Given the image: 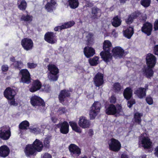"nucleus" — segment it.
Instances as JSON below:
<instances>
[{
    "label": "nucleus",
    "instance_id": "f257e3e1",
    "mask_svg": "<svg viewBox=\"0 0 158 158\" xmlns=\"http://www.w3.org/2000/svg\"><path fill=\"white\" fill-rule=\"evenodd\" d=\"M48 78L51 81H57L59 76V69L55 64H49L47 66Z\"/></svg>",
    "mask_w": 158,
    "mask_h": 158
},
{
    "label": "nucleus",
    "instance_id": "f03ea898",
    "mask_svg": "<svg viewBox=\"0 0 158 158\" xmlns=\"http://www.w3.org/2000/svg\"><path fill=\"white\" fill-rule=\"evenodd\" d=\"M138 144L139 147H142L145 150H148V152H151L153 151L152 142L148 136H140L139 138Z\"/></svg>",
    "mask_w": 158,
    "mask_h": 158
},
{
    "label": "nucleus",
    "instance_id": "7ed1b4c3",
    "mask_svg": "<svg viewBox=\"0 0 158 158\" xmlns=\"http://www.w3.org/2000/svg\"><path fill=\"white\" fill-rule=\"evenodd\" d=\"M16 93L15 90L10 87H7L3 92L4 97L8 100L10 105H15V97Z\"/></svg>",
    "mask_w": 158,
    "mask_h": 158
},
{
    "label": "nucleus",
    "instance_id": "20e7f679",
    "mask_svg": "<svg viewBox=\"0 0 158 158\" xmlns=\"http://www.w3.org/2000/svg\"><path fill=\"white\" fill-rule=\"evenodd\" d=\"M105 112L107 115H115L119 114L122 111V107L120 105H118L117 108L113 104H111L105 106Z\"/></svg>",
    "mask_w": 158,
    "mask_h": 158
},
{
    "label": "nucleus",
    "instance_id": "39448f33",
    "mask_svg": "<svg viewBox=\"0 0 158 158\" xmlns=\"http://www.w3.org/2000/svg\"><path fill=\"white\" fill-rule=\"evenodd\" d=\"M108 143L109 149L110 151L118 152L121 148V145L120 142L114 138H111L108 141Z\"/></svg>",
    "mask_w": 158,
    "mask_h": 158
},
{
    "label": "nucleus",
    "instance_id": "423d86ee",
    "mask_svg": "<svg viewBox=\"0 0 158 158\" xmlns=\"http://www.w3.org/2000/svg\"><path fill=\"white\" fill-rule=\"evenodd\" d=\"M30 100V103L33 106L44 107L45 106V103L44 100L36 95L32 96Z\"/></svg>",
    "mask_w": 158,
    "mask_h": 158
},
{
    "label": "nucleus",
    "instance_id": "0eeeda50",
    "mask_svg": "<svg viewBox=\"0 0 158 158\" xmlns=\"http://www.w3.org/2000/svg\"><path fill=\"white\" fill-rule=\"evenodd\" d=\"M19 75L21 76L20 82L23 83L28 84L31 82V77L30 73L27 69H21L19 73Z\"/></svg>",
    "mask_w": 158,
    "mask_h": 158
},
{
    "label": "nucleus",
    "instance_id": "6e6552de",
    "mask_svg": "<svg viewBox=\"0 0 158 158\" xmlns=\"http://www.w3.org/2000/svg\"><path fill=\"white\" fill-rule=\"evenodd\" d=\"M101 104L98 102H96L92 105L89 111V115L91 119H94L100 112Z\"/></svg>",
    "mask_w": 158,
    "mask_h": 158
},
{
    "label": "nucleus",
    "instance_id": "1a4fd4ad",
    "mask_svg": "<svg viewBox=\"0 0 158 158\" xmlns=\"http://www.w3.org/2000/svg\"><path fill=\"white\" fill-rule=\"evenodd\" d=\"M11 135L10 129L6 126H3L0 128V138L4 140H8Z\"/></svg>",
    "mask_w": 158,
    "mask_h": 158
},
{
    "label": "nucleus",
    "instance_id": "9d476101",
    "mask_svg": "<svg viewBox=\"0 0 158 158\" xmlns=\"http://www.w3.org/2000/svg\"><path fill=\"white\" fill-rule=\"evenodd\" d=\"M73 91L72 89H64L61 90L58 95L59 102L63 105H64V102L67 98H69L71 96V92Z\"/></svg>",
    "mask_w": 158,
    "mask_h": 158
},
{
    "label": "nucleus",
    "instance_id": "9b49d317",
    "mask_svg": "<svg viewBox=\"0 0 158 158\" xmlns=\"http://www.w3.org/2000/svg\"><path fill=\"white\" fill-rule=\"evenodd\" d=\"M21 44L23 49L26 51L31 50L34 44L31 39L27 38L23 39L21 41Z\"/></svg>",
    "mask_w": 158,
    "mask_h": 158
},
{
    "label": "nucleus",
    "instance_id": "f8f14e48",
    "mask_svg": "<svg viewBox=\"0 0 158 158\" xmlns=\"http://www.w3.org/2000/svg\"><path fill=\"white\" fill-rule=\"evenodd\" d=\"M55 126L57 128L60 129V132L62 134H66L69 132V125L66 121L60 122L56 124Z\"/></svg>",
    "mask_w": 158,
    "mask_h": 158
},
{
    "label": "nucleus",
    "instance_id": "ddd939ff",
    "mask_svg": "<svg viewBox=\"0 0 158 158\" xmlns=\"http://www.w3.org/2000/svg\"><path fill=\"white\" fill-rule=\"evenodd\" d=\"M156 58L153 54L148 53L146 56V60L147 66L154 67L156 62Z\"/></svg>",
    "mask_w": 158,
    "mask_h": 158
},
{
    "label": "nucleus",
    "instance_id": "4468645a",
    "mask_svg": "<svg viewBox=\"0 0 158 158\" xmlns=\"http://www.w3.org/2000/svg\"><path fill=\"white\" fill-rule=\"evenodd\" d=\"M104 75L103 74L98 72L93 78L94 84L96 86L100 87L104 83L103 79Z\"/></svg>",
    "mask_w": 158,
    "mask_h": 158
},
{
    "label": "nucleus",
    "instance_id": "2eb2a0df",
    "mask_svg": "<svg viewBox=\"0 0 158 158\" xmlns=\"http://www.w3.org/2000/svg\"><path fill=\"white\" fill-rule=\"evenodd\" d=\"M153 25L151 23L146 22L144 23L141 28V31L147 36H150L152 34Z\"/></svg>",
    "mask_w": 158,
    "mask_h": 158
},
{
    "label": "nucleus",
    "instance_id": "dca6fc26",
    "mask_svg": "<svg viewBox=\"0 0 158 158\" xmlns=\"http://www.w3.org/2000/svg\"><path fill=\"white\" fill-rule=\"evenodd\" d=\"M31 87L29 88V91L33 93L40 90L42 86L41 82L38 79L34 80L30 85Z\"/></svg>",
    "mask_w": 158,
    "mask_h": 158
},
{
    "label": "nucleus",
    "instance_id": "f3484780",
    "mask_svg": "<svg viewBox=\"0 0 158 158\" xmlns=\"http://www.w3.org/2000/svg\"><path fill=\"white\" fill-rule=\"evenodd\" d=\"M45 40L48 43L53 44L56 43L57 40L55 38V35L52 32H48L44 36Z\"/></svg>",
    "mask_w": 158,
    "mask_h": 158
},
{
    "label": "nucleus",
    "instance_id": "a211bd4d",
    "mask_svg": "<svg viewBox=\"0 0 158 158\" xmlns=\"http://www.w3.org/2000/svg\"><path fill=\"white\" fill-rule=\"evenodd\" d=\"M78 124L80 127L84 129L89 128L91 124L89 120L83 116L80 117Z\"/></svg>",
    "mask_w": 158,
    "mask_h": 158
},
{
    "label": "nucleus",
    "instance_id": "6ab92c4d",
    "mask_svg": "<svg viewBox=\"0 0 158 158\" xmlns=\"http://www.w3.org/2000/svg\"><path fill=\"white\" fill-rule=\"evenodd\" d=\"M69 149L72 155H75L78 156L81 153V149L74 144H71L69 146Z\"/></svg>",
    "mask_w": 158,
    "mask_h": 158
},
{
    "label": "nucleus",
    "instance_id": "aec40b11",
    "mask_svg": "<svg viewBox=\"0 0 158 158\" xmlns=\"http://www.w3.org/2000/svg\"><path fill=\"white\" fill-rule=\"evenodd\" d=\"M24 152L27 157L35 156L37 154V152L32 144H28L26 146L24 149Z\"/></svg>",
    "mask_w": 158,
    "mask_h": 158
},
{
    "label": "nucleus",
    "instance_id": "412c9836",
    "mask_svg": "<svg viewBox=\"0 0 158 158\" xmlns=\"http://www.w3.org/2000/svg\"><path fill=\"white\" fill-rule=\"evenodd\" d=\"M75 23L73 21H70L65 22L61 26H58L55 27L54 28L55 31H59L63 29L70 28L73 26Z\"/></svg>",
    "mask_w": 158,
    "mask_h": 158
},
{
    "label": "nucleus",
    "instance_id": "4be33fe9",
    "mask_svg": "<svg viewBox=\"0 0 158 158\" xmlns=\"http://www.w3.org/2000/svg\"><path fill=\"white\" fill-rule=\"evenodd\" d=\"M154 68L147 66L145 68L142 69L143 74L146 78L151 79L153 76L154 71L153 69Z\"/></svg>",
    "mask_w": 158,
    "mask_h": 158
},
{
    "label": "nucleus",
    "instance_id": "5701e85b",
    "mask_svg": "<svg viewBox=\"0 0 158 158\" xmlns=\"http://www.w3.org/2000/svg\"><path fill=\"white\" fill-rule=\"evenodd\" d=\"M10 152L9 148L6 145H4L0 147V157L5 158L8 156Z\"/></svg>",
    "mask_w": 158,
    "mask_h": 158
},
{
    "label": "nucleus",
    "instance_id": "b1692460",
    "mask_svg": "<svg viewBox=\"0 0 158 158\" xmlns=\"http://www.w3.org/2000/svg\"><path fill=\"white\" fill-rule=\"evenodd\" d=\"M32 145L36 152H40L43 149V143L39 139H36Z\"/></svg>",
    "mask_w": 158,
    "mask_h": 158
},
{
    "label": "nucleus",
    "instance_id": "393cba45",
    "mask_svg": "<svg viewBox=\"0 0 158 158\" xmlns=\"http://www.w3.org/2000/svg\"><path fill=\"white\" fill-rule=\"evenodd\" d=\"M84 53L87 58L93 56L95 53V50L91 47L86 46L84 48Z\"/></svg>",
    "mask_w": 158,
    "mask_h": 158
},
{
    "label": "nucleus",
    "instance_id": "a878e982",
    "mask_svg": "<svg viewBox=\"0 0 158 158\" xmlns=\"http://www.w3.org/2000/svg\"><path fill=\"white\" fill-rule=\"evenodd\" d=\"M112 52L114 56L121 58L124 54V51L121 47L117 46L113 49Z\"/></svg>",
    "mask_w": 158,
    "mask_h": 158
},
{
    "label": "nucleus",
    "instance_id": "bb28decb",
    "mask_svg": "<svg viewBox=\"0 0 158 158\" xmlns=\"http://www.w3.org/2000/svg\"><path fill=\"white\" fill-rule=\"evenodd\" d=\"M56 5V2L55 0H50L45 5V8L48 12H52L53 10L55 9Z\"/></svg>",
    "mask_w": 158,
    "mask_h": 158
},
{
    "label": "nucleus",
    "instance_id": "cd10ccee",
    "mask_svg": "<svg viewBox=\"0 0 158 158\" xmlns=\"http://www.w3.org/2000/svg\"><path fill=\"white\" fill-rule=\"evenodd\" d=\"M133 90L130 87L126 88L123 91V96L127 100H130L132 97Z\"/></svg>",
    "mask_w": 158,
    "mask_h": 158
},
{
    "label": "nucleus",
    "instance_id": "c85d7f7f",
    "mask_svg": "<svg viewBox=\"0 0 158 158\" xmlns=\"http://www.w3.org/2000/svg\"><path fill=\"white\" fill-rule=\"evenodd\" d=\"M134 33V27L129 26L123 31L124 36L127 38L130 39Z\"/></svg>",
    "mask_w": 158,
    "mask_h": 158
},
{
    "label": "nucleus",
    "instance_id": "c756f323",
    "mask_svg": "<svg viewBox=\"0 0 158 158\" xmlns=\"http://www.w3.org/2000/svg\"><path fill=\"white\" fill-rule=\"evenodd\" d=\"M100 55L103 60L106 62H109V60L112 58L110 52L103 51L101 52Z\"/></svg>",
    "mask_w": 158,
    "mask_h": 158
},
{
    "label": "nucleus",
    "instance_id": "7c9ffc66",
    "mask_svg": "<svg viewBox=\"0 0 158 158\" xmlns=\"http://www.w3.org/2000/svg\"><path fill=\"white\" fill-rule=\"evenodd\" d=\"M134 93L139 98L142 99L146 96V92L144 88L140 87L135 91Z\"/></svg>",
    "mask_w": 158,
    "mask_h": 158
},
{
    "label": "nucleus",
    "instance_id": "2f4dec72",
    "mask_svg": "<svg viewBox=\"0 0 158 158\" xmlns=\"http://www.w3.org/2000/svg\"><path fill=\"white\" fill-rule=\"evenodd\" d=\"M137 17V15L136 13H133L129 15L128 17L126 19L125 22L127 24H130L132 23L134 20L136 19Z\"/></svg>",
    "mask_w": 158,
    "mask_h": 158
},
{
    "label": "nucleus",
    "instance_id": "473e14b6",
    "mask_svg": "<svg viewBox=\"0 0 158 158\" xmlns=\"http://www.w3.org/2000/svg\"><path fill=\"white\" fill-rule=\"evenodd\" d=\"M33 18V16L31 15L28 14L25 15L23 14L21 16L20 21L29 23L32 21Z\"/></svg>",
    "mask_w": 158,
    "mask_h": 158
},
{
    "label": "nucleus",
    "instance_id": "72a5a7b5",
    "mask_svg": "<svg viewBox=\"0 0 158 158\" xmlns=\"http://www.w3.org/2000/svg\"><path fill=\"white\" fill-rule=\"evenodd\" d=\"M112 46V44L110 41L109 40H105L103 45V51L110 52Z\"/></svg>",
    "mask_w": 158,
    "mask_h": 158
},
{
    "label": "nucleus",
    "instance_id": "f704fd0d",
    "mask_svg": "<svg viewBox=\"0 0 158 158\" xmlns=\"http://www.w3.org/2000/svg\"><path fill=\"white\" fill-rule=\"evenodd\" d=\"M69 123L73 131L78 133H81V130L80 127L78 126L76 123L73 121H70Z\"/></svg>",
    "mask_w": 158,
    "mask_h": 158
},
{
    "label": "nucleus",
    "instance_id": "c9c22d12",
    "mask_svg": "<svg viewBox=\"0 0 158 158\" xmlns=\"http://www.w3.org/2000/svg\"><path fill=\"white\" fill-rule=\"evenodd\" d=\"M12 65L13 66L15 69L20 71L24 66L23 63L21 60H16L12 64Z\"/></svg>",
    "mask_w": 158,
    "mask_h": 158
},
{
    "label": "nucleus",
    "instance_id": "e433bc0d",
    "mask_svg": "<svg viewBox=\"0 0 158 158\" xmlns=\"http://www.w3.org/2000/svg\"><path fill=\"white\" fill-rule=\"evenodd\" d=\"M121 19L119 18L118 16H115L113 18L112 22L113 26L115 27H117L121 24Z\"/></svg>",
    "mask_w": 158,
    "mask_h": 158
},
{
    "label": "nucleus",
    "instance_id": "4c0bfd02",
    "mask_svg": "<svg viewBox=\"0 0 158 158\" xmlns=\"http://www.w3.org/2000/svg\"><path fill=\"white\" fill-rule=\"evenodd\" d=\"M30 125L29 122L27 120L22 121L19 125V128L21 130H26L28 129Z\"/></svg>",
    "mask_w": 158,
    "mask_h": 158
},
{
    "label": "nucleus",
    "instance_id": "58836bf2",
    "mask_svg": "<svg viewBox=\"0 0 158 158\" xmlns=\"http://www.w3.org/2000/svg\"><path fill=\"white\" fill-rule=\"evenodd\" d=\"M99 59V58L98 56H95L93 58L89 59V63L91 66H96L98 64Z\"/></svg>",
    "mask_w": 158,
    "mask_h": 158
},
{
    "label": "nucleus",
    "instance_id": "ea45409f",
    "mask_svg": "<svg viewBox=\"0 0 158 158\" xmlns=\"http://www.w3.org/2000/svg\"><path fill=\"white\" fill-rule=\"evenodd\" d=\"M142 115L141 113L136 112L135 113L134 116L135 123L139 125H140L142 121L141 117Z\"/></svg>",
    "mask_w": 158,
    "mask_h": 158
},
{
    "label": "nucleus",
    "instance_id": "a19ab883",
    "mask_svg": "<svg viewBox=\"0 0 158 158\" xmlns=\"http://www.w3.org/2000/svg\"><path fill=\"white\" fill-rule=\"evenodd\" d=\"M68 2L69 6L72 9H75L79 6L78 0H69Z\"/></svg>",
    "mask_w": 158,
    "mask_h": 158
},
{
    "label": "nucleus",
    "instance_id": "79ce46f5",
    "mask_svg": "<svg viewBox=\"0 0 158 158\" xmlns=\"http://www.w3.org/2000/svg\"><path fill=\"white\" fill-rule=\"evenodd\" d=\"M51 138L49 136H47L45 138L43 141V148L46 149H48L50 147V142Z\"/></svg>",
    "mask_w": 158,
    "mask_h": 158
},
{
    "label": "nucleus",
    "instance_id": "37998d69",
    "mask_svg": "<svg viewBox=\"0 0 158 158\" xmlns=\"http://www.w3.org/2000/svg\"><path fill=\"white\" fill-rule=\"evenodd\" d=\"M100 11V10L97 7H94L92 9V18L93 19L98 18V14L99 11Z\"/></svg>",
    "mask_w": 158,
    "mask_h": 158
},
{
    "label": "nucleus",
    "instance_id": "c03bdc74",
    "mask_svg": "<svg viewBox=\"0 0 158 158\" xmlns=\"http://www.w3.org/2000/svg\"><path fill=\"white\" fill-rule=\"evenodd\" d=\"M93 34L91 33H89L87 36V44L88 45L90 46L93 44L94 39L93 38Z\"/></svg>",
    "mask_w": 158,
    "mask_h": 158
},
{
    "label": "nucleus",
    "instance_id": "a18cd8bd",
    "mask_svg": "<svg viewBox=\"0 0 158 158\" xmlns=\"http://www.w3.org/2000/svg\"><path fill=\"white\" fill-rule=\"evenodd\" d=\"M113 89L114 92L118 93L121 91L122 89V86L119 82H115L113 85Z\"/></svg>",
    "mask_w": 158,
    "mask_h": 158
},
{
    "label": "nucleus",
    "instance_id": "49530a36",
    "mask_svg": "<svg viewBox=\"0 0 158 158\" xmlns=\"http://www.w3.org/2000/svg\"><path fill=\"white\" fill-rule=\"evenodd\" d=\"M27 7V3L25 0L21 1L20 4L18 5V8L22 11L25 10Z\"/></svg>",
    "mask_w": 158,
    "mask_h": 158
},
{
    "label": "nucleus",
    "instance_id": "de8ad7c7",
    "mask_svg": "<svg viewBox=\"0 0 158 158\" xmlns=\"http://www.w3.org/2000/svg\"><path fill=\"white\" fill-rule=\"evenodd\" d=\"M151 2V0H141L140 4L144 7H147L150 5Z\"/></svg>",
    "mask_w": 158,
    "mask_h": 158
},
{
    "label": "nucleus",
    "instance_id": "09e8293b",
    "mask_svg": "<svg viewBox=\"0 0 158 158\" xmlns=\"http://www.w3.org/2000/svg\"><path fill=\"white\" fill-rule=\"evenodd\" d=\"M30 131L34 134H40L41 131V129L39 127H35L33 128H29Z\"/></svg>",
    "mask_w": 158,
    "mask_h": 158
},
{
    "label": "nucleus",
    "instance_id": "8fccbe9b",
    "mask_svg": "<svg viewBox=\"0 0 158 158\" xmlns=\"http://www.w3.org/2000/svg\"><path fill=\"white\" fill-rule=\"evenodd\" d=\"M27 67L30 69H33L35 68L37 66V64L34 63L28 62L27 63Z\"/></svg>",
    "mask_w": 158,
    "mask_h": 158
},
{
    "label": "nucleus",
    "instance_id": "3c124183",
    "mask_svg": "<svg viewBox=\"0 0 158 158\" xmlns=\"http://www.w3.org/2000/svg\"><path fill=\"white\" fill-rule=\"evenodd\" d=\"M135 103V99H132L129 100L127 102V105L128 107L131 108L133 105Z\"/></svg>",
    "mask_w": 158,
    "mask_h": 158
},
{
    "label": "nucleus",
    "instance_id": "603ef678",
    "mask_svg": "<svg viewBox=\"0 0 158 158\" xmlns=\"http://www.w3.org/2000/svg\"><path fill=\"white\" fill-rule=\"evenodd\" d=\"M66 109L65 107H61L59 108L58 112L60 114H64L65 113Z\"/></svg>",
    "mask_w": 158,
    "mask_h": 158
},
{
    "label": "nucleus",
    "instance_id": "864d4df0",
    "mask_svg": "<svg viewBox=\"0 0 158 158\" xmlns=\"http://www.w3.org/2000/svg\"><path fill=\"white\" fill-rule=\"evenodd\" d=\"M44 91L48 92L50 89L51 87L49 84H44L43 86Z\"/></svg>",
    "mask_w": 158,
    "mask_h": 158
},
{
    "label": "nucleus",
    "instance_id": "5fc2aeb1",
    "mask_svg": "<svg viewBox=\"0 0 158 158\" xmlns=\"http://www.w3.org/2000/svg\"><path fill=\"white\" fill-rule=\"evenodd\" d=\"M146 101L149 105H152L153 103V99L151 97H147L146 98Z\"/></svg>",
    "mask_w": 158,
    "mask_h": 158
},
{
    "label": "nucleus",
    "instance_id": "6e6d98bb",
    "mask_svg": "<svg viewBox=\"0 0 158 158\" xmlns=\"http://www.w3.org/2000/svg\"><path fill=\"white\" fill-rule=\"evenodd\" d=\"M153 53L156 55H158V44L155 46L153 49Z\"/></svg>",
    "mask_w": 158,
    "mask_h": 158
},
{
    "label": "nucleus",
    "instance_id": "4d7b16f0",
    "mask_svg": "<svg viewBox=\"0 0 158 158\" xmlns=\"http://www.w3.org/2000/svg\"><path fill=\"white\" fill-rule=\"evenodd\" d=\"M154 27L155 31L158 30V19H157L154 22Z\"/></svg>",
    "mask_w": 158,
    "mask_h": 158
},
{
    "label": "nucleus",
    "instance_id": "13d9d810",
    "mask_svg": "<svg viewBox=\"0 0 158 158\" xmlns=\"http://www.w3.org/2000/svg\"><path fill=\"white\" fill-rule=\"evenodd\" d=\"M116 98L114 96H111L110 100L111 103L114 104L116 102Z\"/></svg>",
    "mask_w": 158,
    "mask_h": 158
},
{
    "label": "nucleus",
    "instance_id": "bf43d9fd",
    "mask_svg": "<svg viewBox=\"0 0 158 158\" xmlns=\"http://www.w3.org/2000/svg\"><path fill=\"white\" fill-rule=\"evenodd\" d=\"M8 70V67L7 65H3L2 67V70L3 72H6Z\"/></svg>",
    "mask_w": 158,
    "mask_h": 158
},
{
    "label": "nucleus",
    "instance_id": "052dcab7",
    "mask_svg": "<svg viewBox=\"0 0 158 158\" xmlns=\"http://www.w3.org/2000/svg\"><path fill=\"white\" fill-rule=\"evenodd\" d=\"M42 158H52V156L50 154L46 152L44 153L42 157Z\"/></svg>",
    "mask_w": 158,
    "mask_h": 158
},
{
    "label": "nucleus",
    "instance_id": "680f3d73",
    "mask_svg": "<svg viewBox=\"0 0 158 158\" xmlns=\"http://www.w3.org/2000/svg\"><path fill=\"white\" fill-rule=\"evenodd\" d=\"M155 151L154 154L155 156L158 157V146H157L155 148Z\"/></svg>",
    "mask_w": 158,
    "mask_h": 158
},
{
    "label": "nucleus",
    "instance_id": "e2e57ef3",
    "mask_svg": "<svg viewBox=\"0 0 158 158\" xmlns=\"http://www.w3.org/2000/svg\"><path fill=\"white\" fill-rule=\"evenodd\" d=\"M121 158H129L128 156L126 154H122Z\"/></svg>",
    "mask_w": 158,
    "mask_h": 158
},
{
    "label": "nucleus",
    "instance_id": "0e129e2a",
    "mask_svg": "<svg viewBox=\"0 0 158 158\" xmlns=\"http://www.w3.org/2000/svg\"><path fill=\"white\" fill-rule=\"evenodd\" d=\"M93 133V131L92 129H91L89 130V134L90 136H92L94 134Z\"/></svg>",
    "mask_w": 158,
    "mask_h": 158
},
{
    "label": "nucleus",
    "instance_id": "69168bd1",
    "mask_svg": "<svg viewBox=\"0 0 158 158\" xmlns=\"http://www.w3.org/2000/svg\"><path fill=\"white\" fill-rule=\"evenodd\" d=\"M10 60L11 62H13V63L16 61L15 58L13 56H12V57H10Z\"/></svg>",
    "mask_w": 158,
    "mask_h": 158
},
{
    "label": "nucleus",
    "instance_id": "338daca9",
    "mask_svg": "<svg viewBox=\"0 0 158 158\" xmlns=\"http://www.w3.org/2000/svg\"><path fill=\"white\" fill-rule=\"evenodd\" d=\"M52 121L54 123H55L57 119L55 117H52Z\"/></svg>",
    "mask_w": 158,
    "mask_h": 158
},
{
    "label": "nucleus",
    "instance_id": "774afa93",
    "mask_svg": "<svg viewBox=\"0 0 158 158\" xmlns=\"http://www.w3.org/2000/svg\"><path fill=\"white\" fill-rule=\"evenodd\" d=\"M148 84H146L145 85V88H144L145 89V92H146L147 90L148 89Z\"/></svg>",
    "mask_w": 158,
    "mask_h": 158
}]
</instances>
